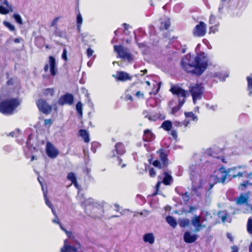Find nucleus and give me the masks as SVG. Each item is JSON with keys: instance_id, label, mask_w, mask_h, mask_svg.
I'll list each match as a JSON object with an SVG mask.
<instances>
[{"instance_id": "f257e3e1", "label": "nucleus", "mask_w": 252, "mask_h": 252, "mask_svg": "<svg viewBox=\"0 0 252 252\" xmlns=\"http://www.w3.org/2000/svg\"><path fill=\"white\" fill-rule=\"evenodd\" d=\"M180 65L187 73L200 76L207 69L208 63L207 61H202L200 56L193 58L189 55H186L182 58Z\"/></svg>"}, {"instance_id": "f03ea898", "label": "nucleus", "mask_w": 252, "mask_h": 252, "mask_svg": "<svg viewBox=\"0 0 252 252\" xmlns=\"http://www.w3.org/2000/svg\"><path fill=\"white\" fill-rule=\"evenodd\" d=\"M20 104L19 101L16 98L4 99L0 102V112L3 115H11Z\"/></svg>"}, {"instance_id": "7ed1b4c3", "label": "nucleus", "mask_w": 252, "mask_h": 252, "mask_svg": "<svg viewBox=\"0 0 252 252\" xmlns=\"http://www.w3.org/2000/svg\"><path fill=\"white\" fill-rule=\"evenodd\" d=\"M189 91L192 96L193 103H195L197 100L200 99L202 98L204 92V88L201 84L191 85L189 87Z\"/></svg>"}, {"instance_id": "20e7f679", "label": "nucleus", "mask_w": 252, "mask_h": 252, "mask_svg": "<svg viewBox=\"0 0 252 252\" xmlns=\"http://www.w3.org/2000/svg\"><path fill=\"white\" fill-rule=\"evenodd\" d=\"M114 50L115 52L117 53L118 57L128 62L133 60V57L131 53L128 52L127 49L122 45H114Z\"/></svg>"}, {"instance_id": "39448f33", "label": "nucleus", "mask_w": 252, "mask_h": 252, "mask_svg": "<svg viewBox=\"0 0 252 252\" xmlns=\"http://www.w3.org/2000/svg\"><path fill=\"white\" fill-rule=\"evenodd\" d=\"M229 171L226 170L225 168L221 167L215 171L214 177L216 183H223L228 175Z\"/></svg>"}, {"instance_id": "423d86ee", "label": "nucleus", "mask_w": 252, "mask_h": 252, "mask_svg": "<svg viewBox=\"0 0 252 252\" xmlns=\"http://www.w3.org/2000/svg\"><path fill=\"white\" fill-rule=\"evenodd\" d=\"M36 105L39 111L43 114H49L52 110V106L48 104L47 101L42 98L38 99L36 102Z\"/></svg>"}, {"instance_id": "0eeeda50", "label": "nucleus", "mask_w": 252, "mask_h": 252, "mask_svg": "<svg viewBox=\"0 0 252 252\" xmlns=\"http://www.w3.org/2000/svg\"><path fill=\"white\" fill-rule=\"evenodd\" d=\"M169 91L172 94L175 95L180 99H185L188 95V91L177 85L172 84Z\"/></svg>"}, {"instance_id": "6e6552de", "label": "nucleus", "mask_w": 252, "mask_h": 252, "mask_svg": "<svg viewBox=\"0 0 252 252\" xmlns=\"http://www.w3.org/2000/svg\"><path fill=\"white\" fill-rule=\"evenodd\" d=\"M207 32V26L206 24L203 21H200L196 25L193 30V34L195 37H203Z\"/></svg>"}, {"instance_id": "1a4fd4ad", "label": "nucleus", "mask_w": 252, "mask_h": 252, "mask_svg": "<svg viewBox=\"0 0 252 252\" xmlns=\"http://www.w3.org/2000/svg\"><path fill=\"white\" fill-rule=\"evenodd\" d=\"M49 63L46 64L44 67V70L45 72H47L49 69V66H50V71L51 75L53 76H55L57 74L58 70L56 66V61L55 58L52 56H50L48 58Z\"/></svg>"}, {"instance_id": "9d476101", "label": "nucleus", "mask_w": 252, "mask_h": 252, "mask_svg": "<svg viewBox=\"0 0 252 252\" xmlns=\"http://www.w3.org/2000/svg\"><path fill=\"white\" fill-rule=\"evenodd\" d=\"M191 223L195 227L194 230L195 232H199L206 226L205 224H202L200 215H194L191 219Z\"/></svg>"}, {"instance_id": "9b49d317", "label": "nucleus", "mask_w": 252, "mask_h": 252, "mask_svg": "<svg viewBox=\"0 0 252 252\" xmlns=\"http://www.w3.org/2000/svg\"><path fill=\"white\" fill-rule=\"evenodd\" d=\"M74 101V96L73 94L69 93H66L59 98L58 103L60 105L63 106L65 104L71 105Z\"/></svg>"}, {"instance_id": "f8f14e48", "label": "nucleus", "mask_w": 252, "mask_h": 252, "mask_svg": "<svg viewBox=\"0 0 252 252\" xmlns=\"http://www.w3.org/2000/svg\"><path fill=\"white\" fill-rule=\"evenodd\" d=\"M125 153L126 149L123 143L118 142L115 145V149L112 151L110 157L114 158L117 155H123Z\"/></svg>"}, {"instance_id": "ddd939ff", "label": "nucleus", "mask_w": 252, "mask_h": 252, "mask_svg": "<svg viewBox=\"0 0 252 252\" xmlns=\"http://www.w3.org/2000/svg\"><path fill=\"white\" fill-rule=\"evenodd\" d=\"M46 151L48 156L52 158H55L59 154L58 151L50 142H47L46 143Z\"/></svg>"}, {"instance_id": "4468645a", "label": "nucleus", "mask_w": 252, "mask_h": 252, "mask_svg": "<svg viewBox=\"0 0 252 252\" xmlns=\"http://www.w3.org/2000/svg\"><path fill=\"white\" fill-rule=\"evenodd\" d=\"M117 81L125 82L127 80H131L132 76L129 75L128 73L123 71H117L116 76L113 75Z\"/></svg>"}, {"instance_id": "2eb2a0df", "label": "nucleus", "mask_w": 252, "mask_h": 252, "mask_svg": "<svg viewBox=\"0 0 252 252\" xmlns=\"http://www.w3.org/2000/svg\"><path fill=\"white\" fill-rule=\"evenodd\" d=\"M198 237L197 234H191L189 231H186L184 234V240L186 243H192L196 241Z\"/></svg>"}, {"instance_id": "dca6fc26", "label": "nucleus", "mask_w": 252, "mask_h": 252, "mask_svg": "<svg viewBox=\"0 0 252 252\" xmlns=\"http://www.w3.org/2000/svg\"><path fill=\"white\" fill-rule=\"evenodd\" d=\"M157 153L159 155V159L162 162V165L167 167L168 165L167 155L165 152V150L163 149H160L157 151Z\"/></svg>"}, {"instance_id": "f3484780", "label": "nucleus", "mask_w": 252, "mask_h": 252, "mask_svg": "<svg viewBox=\"0 0 252 252\" xmlns=\"http://www.w3.org/2000/svg\"><path fill=\"white\" fill-rule=\"evenodd\" d=\"M154 134L150 129H146L144 131L143 139L145 141L149 142L153 139Z\"/></svg>"}, {"instance_id": "a211bd4d", "label": "nucleus", "mask_w": 252, "mask_h": 252, "mask_svg": "<svg viewBox=\"0 0 252 252\" xmlns=\"http://www.w3.org/2000/svg\"><path fill=\"white\" fill-rule=\"evenodd\" d=\"M143 238L145 243H149L150 244H153L155 242V237L152 233L145 234Z\"/></svg>"}, {"instance_id": "6ab92c4d", "label": "nucleus", "mask_w": 252, "mask_h": 252, "mask_svg": "<svg viewBox=\"0 0 252 252\" xmlns=\"http://www.w3.org/2000/svg\"><path fill=\"white\" fill-rule=\"evenodd\" d=\"M186 101V100L185 99H180V100H178V104L172 108L171 114H175L179 111L185 103Z\"/></svg>"}, {"instance_id": "aec40b11", "label": "nucleus", "mask_w": 252, "mask_h": 252, "mask_svg": "<svg viewBox=\"0 0 252 252\" xmlns=\"http://www.w3.org/2000/svg\"><path fill=\"white\" fill-rule=\"evenodd\" d=\"M61 252H78V249L76 247L69 245H64L61 249Z\"/></svg>"}, {"instance_id": "412c9836", "label": "nucleus", "mask_w": 252, "mask_h": 252, "mask_svg": "<svg viewBox=\"0 0 252 252\" xmlns=\"http://www.w3.org/2000/svg\"><path fill=\"white\" fill-rule=\"evenodd\" d=\"M68 180L71 182V183L77 188H79V185L77 181V178L73 172H69L67 176Z\"/></svg>"}, {"instance_id": "4be33fe9", "label": "nucleus", "mask_w": 252, "mask_h": 252, "mask_svg": "<svg viewBox=\"0 0 252 252\" xmlns=\"http://www.w3.org/2000/svg\"><path fill=\"white\" fill-rule=\"evenodd\" d=\"M170 25L171 22L170 19L166 18L160 22L159 29L161 31L166 30L170 27Z\"/></svg>"}, {"instance_id": "5701e85b", "label": "nucleus", "mask_w": 252, "mask_h": 252, "mask_svg": "<svg viewBox=\"0 0 252 252\" xmlns=\"http://www.w3.org/2000/svg\"><path fill=\"white\" fill-rule=\"evenodd\" d=\"M79 135L83 139L85 142L89 143L90 142L89 134L86 130L83 129H80L79 130Z\"/></svg>"}, {"instance_id": "b1692460", "label": "nucleus", "mask_w": 252, "mask_h": 252, "mask_svg": "<svg viewBox=\"0 0 252 252\" xmlns=\"http://www.w3.org/2000/svg\"><path fill=\"white\" fill-rule=\"evenodd\" d=\"M248 197L243 194H240L236 199L237 204L241 205L248 202Z\"/></svg>"}, {"instance_id": "393cba45", "label": "nucleus", "mask_w": 252, "mask_h": 252, "mask_svg": "<svg viewBox=\"0 0 252 252\" xmlns=\"http://www.w3.org/2000/svg\"><path fill=\"white\" fill-rule=\"evenodd\" d=\"M172 127V123L170 121H164L161 124V127L167 131L171 130Z\"/></svg>"}, {"instance_id": "a878e982", "label": "nucleus", "mask_w": 252, "mask_h": 252, "mask_svg": "<svg viewBox=\"0 0 252 252\" xmlns=\"http://www.w3.org/2000/svg\"><path fill=\"white\" fill-rule=\"evenodd\" d=\"M166 220L168 223L173 228H175L177 226V221L176 220L171 216H168L166 218Z\"/></svg>"}, {"instance_id": "bb28decb", "label": "nucleus", "mask_w": 252, "mask_h": 252, "mask_svg": "<svg viewBox=\"0 0 252 252\" xmlns=\"http://www.w3.org/2000/svg\"><path fill=\"white\" fill-rule=\"evenodd\" d=\"M246 80L248 83V90L249 91V95L251 96L252 94V75L247 76Z\"/></svg>"}, {"instance_id": "cd10ccee", "label": "nucleus", "mask_w": 252, "mask_h": 252, "mask_svg": "<svg viewBox=\"0 0 252 252\" xmlns=\"http://www.w3.org/2000/svg\"><path fill=\"white\" fill-rule=\"evenodd\" d=\"M164 177L163 179V183L165 185H169L172 180V177L167 172H164Z\"/></svg>"}, {"instance_id": "c85d7f7f", "label": "nucleus", "mask_w": 252, "mask_h": 252, "mask_svg": "<svg viewBox=\"0 0 252 252\" xmlns=\"http://www.w3.org/2000/svg\"><path fill=\"white\" fill-rule=\"evenodd\" d=\"M185 115L186 118L193 121H197L198 120L197 117L192 112H185Z\"/></svg>"}, {"instance_id": "c756f323", "label": "nucleus", "mask_w": 252, "mask_h": 252, "mask_svg": "<svg viewBox=\"0 0 252 252\" xmlns=\"http://www.w3.org/2000/svg\"><path fill=\"white\" fill-rule=\"evenodd\" d=\"M179 195L182 196V199L185 204H187L189 202V196L188 191H186L184 193L182 192L179 193Z\"/></svg>"}, {"instance_id": "7c9ffc66", "label": "nucleus", "mask_w": 252, "mask_h": 252, "mask_svg": "<svg viewBox=\"0 0 252 252\" xmlns=\"http://www.w3.org/2000/svg\"><path fill=\"white\" fill-rule=\"evenodd\" d=\"M190 224V221L189 219H183L180 220L179 224L181 227L189 226Z\"/></svg>"}, {"instance_id": "2f4dec72", "label": "nucleus", "mask_w": 252, "mask_h": 252, "mask_svg": "<svg viewBox=\"0 0 252 252\" xmlns=\"http://www.w3.org/2000/svg\"><path fill=\"white\" fill-rule=\"evenodd\" d=\"M54 34L57 37H63L65 35V32L60 31L58 27L55 28V30L54 32Z\"/></svg>"}, {"instance_id": "473e14b6", "label": "nucleus", "mask_w": 252, "mask_h": 252, "mask_svg": "<svg viewBox=\"0 0 252 252\" xmlns=\"http://www.w3.org/2000/svg\"><path fill=\"white\" fill-rule=\"evenodd\" d=\"M76 108L77 113L81 116L83 114V105L80 101L77 103L76 105Z\"/></svg>"}, {"instance_id": "72a5a7b5", "label": "nucleus", "mask_w": 252, "mask_h": 252, "mask_svg": "<svg viewBox=\"0 0 252 252\" xmlns=\"http://www.w3.org/2000/svg\"><path fill=\"white\" fill-rule=\"evenodd\" d=\"M209 24L211 25H217L219 22L217 20V17L214 15L211 14L209 18Z\"/></svg>"}, {"instance_id": "f704fd0d", "label": "nucleus", "mask_w": 252, "mask_h": 252, "mask_svg": "<svg viewBox=\"0 0 252 252\" xmlns=\"http://www.w3.org/2000/svg\"><path fill=\"white\" fill-rule=\"evenodd\" d=\"M83 22V18L80 13H79L77 15V28L78 29H80L81 25Z\"/></svg>"}, {"instance_id": "c9c22d12", "label": "nucleus", "mask_w": 252, "mask_h": 252, "mask_svg": "<svg viewBox=\"0 0 252 252\" xmlns=\"http://www.w3.org/2000/svg\"><path fill=\"white\" fill-rule=\"evenodd\" d=\"M153 165L154 166L158 167L159 169H161V168L165 167V166H163L162 165V162H161V163H160V162L158 160H157V159L154 161V162H153Z\"/></svg>"}, {"instance_id": "e433bc0d", "label": "nucleus", "mask_w": 252, "mask_h": 252, "mask_svg": "<svg viewBox=\"0 0 252 252\" xmlns=\"http://www.w3.org/2000/svg\"><path fill=\"white\" fill-rule=\"evenodd\" d=\"M52 212L54 214V215L55 216V218L54 219H53L52 220V221L55 223L58 224L60 225V228H61V227L63 226L62 224L60 222L59 219L58 217L57 216V215H56L55 212L54 211V209H52Z\"/></svg>"}, {"instance_id": "4c0bfd02", "label": "nucleus", "mask_w": 252, "mask_h": 252, "mask_svg": "<svg viewBox=\"0 0 252 252\" xmlns=\"http://www.w3.org/2000/svg\"><path fill=\"white\" fill-rule=\"evenodd\" d=\"M202 183L200 182V183L198 185L192 186V190L193 191L194 193H196L198 192V189L202 188Z\"/></svg>"}, {"instance_id": "58836bf2", "label": "nucleus", "mask_w": 252, "mask_h": 252, "mask_svg": "<svg viewBox=\"0 0 252 252\" xmlns=\"http://www.w3.org/2000/svg\"><path fill=\"white\" fill-rule=\"evenodd\" d=\"M4 25L7 27L10 31H14L15 30V27L12 25L10 22L7 21L3 22Z\"/></svg>"}, {"instance_id": "ea45409f", "label": "nucleus", "mask_w": 252, "mask_h": 252, "mask_svg": "<svg viewBox=\"0 0 252 252\" xmlns=\"http://www.w3.org/2000/svg\"><path fill=\"white\" fill-rule=\"evenodd\" d=\"M249 180H247L245 182H244L242 183H241L238 187V189L241 191L244 190L245 189L247 188Z\"/></svg>"}, {"instance_id": "a19ab883", "label": "nucleus", "mask_w": 252, "mask_h": 252, "mask_svg": "<svg viewBox=\"0 0 252 252\" xmlns=\"http://www.w3.org/2000/svg\"><path fill=\"white\" fill-rule=\"evenodd\" d=\"M13 16L14 18L15 19V21L18 24H23V21H22V18H21V16L19 14L14 13L13 14Z\"/></svg>"}, {"instance_id": "79ce46f5", "label": "nucleus", "mask_w": 252, "mask_h": 252, "mask_svg": "<svg viewBox=\"0 0 252 252\" xmlns=\"http://www.w3.org/2000/svg\"><path fill=\"white\" fill-rule=\"evenodd\" d=\"M219 26V24L217 25H214V26H211L209 28V33H215L218 31V27Z\"/></svg>"}, {"instance_id": "37998d69", "label": "nucleus", "mask_w": 252, "mask_h": 252, "mask_svg": "<svg viewBox=\"0 0 252 252\" xmlns=\"http://www.w3.org/2000/svg\"><path fill=\"white\" fill-rule=\"evenodd\" d=\"M61 229L62 230H63L67 236L69 238H72L74 239L75 238L74 236L72 235V233L71 231H69L67 230L63 226L61 227Z\"/></svg>"}, {"instance_id": "c03bdc74", "label": "nucleus", "mask_w": 252, "mask_h": 252, "mask_svg": "<svg viewBox=\"0 0 252 252\" xmlns=\"http://www.w3.org/2000/svg\"><path fill=\"white\" fill-rule=\"evenodd\" d=\"M61 18L60 16L55 18L52 22L51 27H54L55 28H58L57 22L59 19Z\"/></svg>"}, {"instance_id": "a18cd8bd", "label": "nucleus", "mask_w": 252, "mask_h": 252, "mask_svg": "<svg viewBox=\"0 0 252 252\" xmlns=\"http://www.w3.org/2000/svg\"><path fill=\"white\" fill-rule=\"evenodd\" d=\"M67 51L66 49L63 48V53L62 55V58L65 61H67L68 60L67 56Z\"/></svg>"}, {"instance_id": "49530a36", "label": "nucleus", "mask_w": 252, "mask_h": 252, "mask_svg": "<svg viewBox=\"0 0 252 252\" xmlns=\"http://www.w3.org/2000/svg\"><path fill=\"white\" fill-rule=\"evenodd\" d=\"M9 10L2 5H0V13L2 14H7Z\"/></svg>"}, {"instance_id": "de8ad7c7", "label": "nucleus", "mask_w": 252, "mask_h": 252, "mask_svg": "<svg viewBox=\"0 0 252 252\" xmlns=\"http://www.w3.org/2000/svg\"><path fill=\"white\" fill-rule=\"evenodd\" d=\"M125 100L126 101L129 100L130 101H133L134 99L130 94L126 93L125 94Z\"/></svg>"}, {"instance_id": "09e8293b", "label": "nucleus", "mask_w": 252, "mask_h": 252, "mask_svg": "<svg viewBox=\"0 0 252 252\" xmlns=\"http://www.w3.org/2000/svg\"><path fill=\"white\" fill-rule=\"evenodd\" d=\"M94 51L91 48H88L87 50V56L88 58H90L93 56Z\"/></svg>"}, {"instance_id": "8fccbe9b", "label": "nucleus", "mask_w": 252, "mask_h": 252, "mask_svg": "<svg viewBox=\"0 0 252 252\" xmlns=\"http://www.w3.org/2000/svg\"><path fill=\"white\" fill-rule=\"evenodd\" d=\"M149 175L151 177H155L156 175V172L153 168H151L149 169Z\"/></svg>"}, {"instance_id": "3c124183", "label": "nucleus", "mask_w": 252, "mask_h": 252, "mask_svg": "<svg viewBox=\"0 0 252 252\" xmlns=\"http://www.w3.org/2000/svg\"><path fill=\"white\" fill-rule=\"evenodd\" d=\"M157 85H158V87H157V89L155 91H153V92H150L149 93L150 95H152V94L156 95L158 93L160 86L159 84H158Z\"/></svg>"}, {"instance_id": "603ef678", "label": "nucleus", "mask_w": 252, "mask_h": 252, "mask_svg": "<svg viewBox=\"0 0 252 252\" xmlns=\"http://www.w3.org/2000/svg\"><path fill=\"white\" fill-rule=\"evenodd\" d=\"M246 173V172H245V171L242 172H239L236 175H234L233 176V178H235L237 177H243L245 175Z\"/></svg>"}, {"instance_id": "864d4df0", "label": "nucleus", "mask_w": 252, "mask_h": 252, "mask_svg": "<svg viewBox=\"0 0 252 252\" xmlns=\"http://www.w3.org/2000/svg\"><path fill=\"white\" fill-rule=\"evenodd\" d=\"M145 118H147L149 120L152 121H155L157 119L155 116L153 117L151 115H149L148 114H146L145 115Z\"/></svg>"}, {"instance_id": "5fc2aeb1", "label": "nucleus", "mask_w": 252, "mask_h": 252, "mask_svg": "<svg viewBox=\"0 0 252 252\" xmlns=\"http://www.w3.org/2000/svg\"><path fill=\"white\" fill-rule=\"evenodd\" d=\"M135 96L137 97V98H144V94L142 93H141L139 91H137L136 93H135Z\"/></svg>"}, {"instance_id": "6e6d98bb", "label": "nucleus", "mask_w": 252, "mask_h": 252, "mask_svg": "<svg viewBox=\"0 0 252 252\" xmlns=\"http://www.w3.org/2000/svg\"><path fill=\"white\" fill-rule=\"evenodd\" d=\"M171 134L174 139H176L177 138V137H178L177 133L175 130H174V129L172 130L171 132Z\"/></svg>"}, {"instance_id": "4d7b16f0", "label": "nucleus", "mask_w": 252, "mask_h": 252, "mask_svg": "<svg viewBox=\"0 0 252 252\" xmlns=\"http://www.w3.org/2000/svg\"><path fill=\"white\" fill-rule=\"evenodd\" d=\"M52 124V121L51 119H45L44 120V125L47 126L49 125L51 126Z\"/></svg>"}, {"instance_id": "13d9d810", "label": "nucleus", "mask_w": 252, "mask_h": 252, "mask_svg": "<svg viewBox=\"0 0 252 252\" xmlns=\"http://www.w3.org/2000/svg\"><path fill=\"white\" fill-rule=\"evenodd\" d=\"M45 93L46 94H50L53 95L54 93V90L53 89L48 88L45 89Z\"/></svg>"}, {"instance_id": "bf43d9fd", "label": "nucleus", "mask_w": 252, "mask_h": 252, "mask_svg": "<svg viewBox=\"0 0 252 252\" xmlns=\"http://www.w3.org/2000/svg\"><path fill=\"white\" fill-rule=\"evenodd\" d=\"M6 84L8 86H9V85H13L14 84V80L13 78H10L9 79L7 82H6Z\"/></svg>"}, {"instance_id": "052dcab7", "label": "nucleus", "mask_w": 252, "mask_h": 252, "mask_svg": "<svg viewBox=\"0 0 252 252\" xmlns=\"http://www.w3.org/2000/svg\"><path fill=\"white\" fill-rule=\"evenodd\" d=\"M45 196L46 197V198H45V203H46V205L48 206H49L50 208H51L52 209V210L53 209L52 204L49 201V200L47 198L45 194Z\"/></svg>"}, {"instance_id": "680f3d73", "label": "nucleus", "mask_w": 252, "mask_h": 252, "mask_svg": "<svg viewBox=\"0 0 252 252\" xmlns=\"http://www.w3.org/2000/svg\"><path fill=\"white\" fill-rule=\"evenodd\" d=\"M118 160L119 161V165L122 168L125 167L126 164H122V159L119 157H117Z\"/></svg>"}, {"instance_id": "e2e57ef3", "label": "nucleus", "mask_w": 252, "mask_h": 252, "mask_svg": "<svg viewBox=\"0 0 252 252\" xmlns=\"http://www.w3.org/2000/svg\"><path fill=\"white\" fill-rule=\"evenodd\" d=\"M232 251L231 252H238L239 249L237 246H233L231 247Z\"/></svg>"}, {"instance_id": "0e129e2a", "label": "nucleus", "mask_w": 252, "mask_h": 252, "mask_svg": "<svg viewBox=\"0 0 252 252\" xmlns=\"http://www.w3.org/2000/svg\"><path fill=\"white\" fill-rule=\"evenodd\" d=\"M14 42L16 43H19L20 42L21 39L20 38H16L14 39Z\"/></svg>"}, {"instance_id": "69168bd1", "label": "nucleus", "mask_w": 252, "mask_h": 252, "mask_svg": "<svg viewBox=\"0 0 252 252\" xmlns=\"http://www.w3.org/2000/svg\"><path fill=\"white\" fill-rule=\"evenodd\" d=\"M252 176V172H250L249 173H248L246 175V177L248 179H251Z\"/></svg>"}, {"instance_id": "338daca9", "label": "nucleus", "mask_w": 252, "mask_h": 252, "mask_svg": "<svg viewBox=\"0 0 252 252\" xmlns=\"http://www.w3.org/2000/svg\"><path fill=\"white\" fill-rule=\"evenodd\" d=\"M123 26L125 29V30H126L128 28V25H127L126 23H124L123 24Z\"/></svg>"}, {"instance_id": "774afa93", "label": "nucleus", "mask_w": 252, "mask_h": 252, "mask_svg": "<svg viewBox=\"0 0 252 252\" xmlns=\"http://www.w3.org/2000/svg\"><path fill=\"white\" fill-rule=\"evenodd\" d=\"M249 252H252V242L250 243L249 245Z\"/></svg>"}]
</instances>
